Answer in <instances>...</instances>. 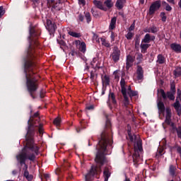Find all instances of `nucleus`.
I'll return each mask as SVG.
<instances>
[{"mask_svg": "<svg viewBox=\"0 0 181 181\" xmlns=\"http://www.w3.org/2000/svg\"><path fill=\"white\" fill-rule=\"evenodd\" d=\"M95 62H97V59L93 58V61L90 62V64L91 66H93V67H94V64H95Z\"/></svg>", "mask_w": 181, "mask_h": 181, "instance_id": "obj_55", "label": "nucleus"}, {"mask_svg": "<svg viewBox=\"0 0 181 181\" xmlns=\"http://www.w3.org/2000/svg\"><path fill=\"white\" fill-rule=\"evenodd\" d=\"M84 13L87 23H90L91 22V14L89 12H85Z\"/></svg>", "mask_w": 181, "mask_h": 181, "instance_id": "obj_36", "label": "nucleus"}, {"mask_svg": "<svg viewBox=\"0 0 181 181\" xmlns=\"http://www.w3.org/2000/svg\"><path fill=\"white\" fill-rule=\"evenodd\" d=\"M103 176L105 178V181H108V179H110V176H111V173H110V170H108V168H105L103 171Z\"/></svg>", "mask_w": 181, "mask_h": 181, "instance_id": "obj_26", "label": "nucleus"}, {"mask_svg": "<svg viewBox=\"0 0 181 181\" xmlns=\"http://www.w3.org/2000/svg\"><path fill=\"white\" fill-rule=\"evenodd\" d=\"M127 0H117L115 6L117 9L121 10L124 8V5H125Z\"/></svg>", "mask_w": 181, "mask_h": 181, "instance_id": "obj_23", "label": "nucleus"}, {"mask_svg": "<svg viewBox=\"0 0 181 181\" xmlns=\"http://www.w3.org/2000/svg\"><path fill=\"white\" fill-rule=\"evenodd\" d=\"M165 10L168 11V12H170V11H172V6H170L169 4H167L165 6Z\"/></svg>", "mask_w": 181, "mask_h": 181, "instance_id": "obj_48", "label": "nucleus"}, {"mask_svg": "<svg viewBox=\"0 0 181 181\" xmlns=\"http://www.w3.org/2000/svg\"><path fill=\"white\" fill-rule=\"evenodd\" d=\"M106 128H111V121L109 120L108 117L106 116Z\"/></svg>", "mask_w": 181, "mask_h": 181, "instance_id": "obj_40", "label": "nucleus"}, {"mask_svg": "<svg viewBox=\"0 0 181 181\" xmlns=\"http://www.w3.org/2000/svg\"><path fill=\"white\" fill-rule=\"evenodd\" d=\"M121 56V51L118 48V47L115 46L113 48V52L110 54V57H112V59L115 63H117L119 61V57Z\"/></svg>", "mask_w": 181, "mask_h": 181, "instance_id": "obj_7", "label": "nucleus"}, {"mask_svg": "<svg viewBox=\"0 0 181 181\" xmlns=\"http://www.w3.org/2000/svg\"><path fill=\"white\" fill-rule=\"evenodd\" d=\"M86 110H94V106L93 105H90L89 106H86Z\"/></svg>", "mask_w": 181, "mask_h": 181, "instance_id": "obj_51", "label": "nucleus"}, {"mask_svg": "<svg viewBox=\"0 0 181 181\" xmlns=\"http://www.w3.org/2000/svg\"><path fill=\"white\" fill-rule=\"evenodd\" d=\"M104 5H105L107 9H111L114 6V3L112 0H106L104 1Z\"/></svg>", "mask_w": 181, "mask_h": 181, "instance_id": "obj_30", "label": "nucleus"}, {"mask_svg": "<svg viewBox=\"0 0 181 181\" xmlns=\"http://www.w3.org/2000/svg\"><path fill=\"white\" fill-rule=\"evenodd\" d=\"M135 61V57L131 56V55H127V67L129 69L134 64V62Z\"/></svg>", "mask_w": 181, "mask_h": 181, "instance_id": "obj_21", "label": "nucleus"}, {"mask_svg": "<svg viewBox=\"0 0 181 181\" xmlns=\"http://www.w3.org/2000/svg\"><path fill=\"white\" fill-rule=\"evenodd\" d=\"M155 40V35H151L149 33H147L144 35V39L141 40V43H151Z\"/></svg>", "mask_w": 181, "mask_h": 181, "instance_id": "obj_15", "label": "nucleus"}, {"mask_svg": "<svg viewBox=\"0 0 181 181\" xmlns=\"http://www.w3.org/2000/svg\"><path fill=\"white\" fill-rule=\"evenodd\" d=\"M136 78L137 83H141V81H144V69L141 68V66H137Z\"/></svg>", "mask_w": 181, "mask_h": 181, "instance_id": "obj_9", "label": "nucleus"}, {"mask_svg": "<svg viewBox=\"0 0 181 181\" xmlns=\"http://www.w3.org/2000/svg\"><path fill=\"white\" fill-rule=\"evenodd\" d=\"M134 29H135V23H133L131 25V26L129 28V32H131V31L134 30Z\"/></svg>", "mask_w": 181, "mask_h": 181, "instance_id": "obj_49", "label": "nucleus"}, {"mask_svg": "<svg viewBox=\"0 0 181 181\" xmlns=\"http://www.w3.org/2000/svg\"><path fill=\"white\" fill-rule=\"evenodd\" d=\"M169 4H172L173 5H175V0H167Z\"/></svg>", "mask_w": 181, "mask_h": 181, "instance_id": "obj_57", "label": "nucleus"}, {"mask_svg": "<svg viewBox=\"0 0 181 181\" xmlns=\"http://www.w3.org/2000/svg\"><path fill=\"white\" fill-rule=\"evenodd\" d=\"M174 76H175V77L181 76V69L180 67L175 69V70L174 71Z\"/></svg>", "mask_w": 181, "mask_h": 181, "instance_id": "obj_35", "label": "nucleus"}, {"mask_svg": "<svg viewBox=\"0 0 181 181\" xmlns=\"http://www.w3.org/2000/svg\"><path fill=\"white\" fill-rule=\"evenodd\" d=\"M115 78L116 80H119V76L115 74Z\"/></svg>", "mask_w": 181, "mask_h": 181, "instance_id": "obj_61", "label": "nucleus"}, {"mask_svg": "<svg viewBox=\"0 0 181 181\" xmlns=\"http://www.w3.org/2000/svg\"><path fill=\"white\" fill-rule=\"evenodd\" d=\"M125 181H130V180H128V179H126V180H125Z\"/></svg>", "mask_w": 181, "mask_h": 181, "instance_id": "obj_64", "label": "nucleus"}, {"mask_svg": "<svg viewBox=\"0 0 181 181\" xmlns=\"http://www.w3.org/2000/svg\"><path fill=\"white\" fill-rule=\"evenodd\" d=\"M46 29H47L50 35H52V33H54V32H56L57 27L54 23H52V21L47 20Z\"/></svg>", "mask_w": 181, "mask_h": 181, "instance_id": "obj_11", "label": "nucleus"}, {"mask_svg": "<svg viewBox=\"0 0 181 181\" xmlns=\"http://www.w3.org/2000/svg\"><path fill=\"white\" fill-rule=\"evenodd\" d=\"M117 24V17H113L111 19L110 23V29L111 30L115 29V25Z\"/></svg>", "mask_w": 181, "mask_h": 181, "instance_id": "obj_29", "label": "nucleus"}, {"mask_svg": "<svg viewBox=\"0 0 181 181\" xmlns=\"http://www.w3.org/2000/svg\"><path fill=\"white\" fill-rule=\"evenodd\" d=\"M93 39L98 42V43H100V40H101V38L98 37V35L94 33H93Z\"/></svg>", "mask_w": 181, "mask_h": 181, "instance_id": "obj_39", "label": "nucleus"}, {"mask_svg": "<svg viewBox=\"0 0 181 181\" xmlns=\"http://www.w3.org/2000/svg\"><path fill=\"white\" fill-rule=\"evenodd\" d=\"M177 151L178 152V153H180L181 155V147L180 146H178L177 148Z\"/></svg>", "mask_w": 181, "mask_h": 181, "instance_id": "obj_56", "label": "nucleus"}, {"mask_svg": "<svg viewBox=\"0 0 181 181\" xmlns=\"http://www.w3.org/2000/svg\"><path fill=\"white\" fill-rule=\"evenodd\" d=\"M25 178L27 179V180H32L33 179V177L32 176V175L28 174V176L25 177Z\"/></svg>", "mask_w": 181, "mask_h": 181, "instance_id": "obj_53", "label": "nucleus"}, {"mask_svg": "<svg viewBox=\"0 0 181 181\" xmlns=\"http://www.w3.org/2000/svg\"><path fill=\"white\" fill-rule=\"evenodd\" d=\"M163 155H165V150L162 148H159L157 150L156 154V157L159 159V158H161V156H163Z\"/></svg>", "mask_w": 181, "mask_h": 181, "instance_id": "obj_28", "label": "nucleus"}, {"mask_svg": "<svg viewBox=\"0 0 181 181\" xmlns=\"http://www.w3.org/2000/svg\"><path fill=\"white\" fill-rule=\"evenodd\" d=\"M100 41L102 42L103 46H105V47H110V45L108 43V41L105 40V38L101 37Z\"/></svg>", "mask_w": 181, "mask_h": 181, "instance_id": "obj_34", "label": "nucleus"}, {"mask_svg": "<svg viewBox=\"0 0 181 181\" xmlns=\"http://www.w3.org/2000/svg\"><path fill=\"white\" fill-rule=\"evenodd\" d=\"M91 13H92V15H93V16H95V17H97V16H98V14L97 13V12L95 11H94V9H91Z\"/></svg>", "mask_w": 181, "mask_h": 181, "instance_id": "obj_52", "label": "nucleus"}, {"mask_svg": "<svg viewBox=\"0 0 181 181\" xmlns=\"http://www.w3.org/2000/svg\"><path fill=\"white\" fill-rule=\"evenodd\" d=\"M3 15H5V11L4 10V7L0 6V18H1Z\"/></svg>", "mask_w": 181, "mask_h": 181, "instance_id": "obj_46", "label": "nucleus"}, {"mask_svg": "<svg viewBox=\"0 0 181 181\" xmlns=\"http://www.w3.org/2000/svg\"><path fill=\"white\" fill-rule=\"evenodd\" d=\"M170 47L175 53H181V45L180 44L176 42L172 43Z\"/></svg>", "mask_w": 181, "mask_h": 181, "instance_id": "obj_19", "label": "nucleus"}, {"mask_svg": "<svg viewBox=\"0 0 181 181\" xmlns=\"http://www.w3.org/2000/svg\"><path fill=\"white\" fill-rule=\"evenodd\" d=\"M170 93H176V86H175V84H171L170 86Z\"/></svg>", "mask_w": 181, "mask_h": 181, "instance_id": "obj_42", "label": "nucleus"}, {"mask_svg": "<svg viewBox=\"0 0 181 181\" xmlns=\"http://www.w3.org/2000/svg\"><path fill=\"white\" fill-rule=\"evenodd\" d=\"M96 165H93L90 172L85 176L86 181H92L97 175L101 173V166L105 162V155H111L112 151V136L108 132H103L100 135V140L96 146Z\"/></svg>", "mask_w": 181, "mask_h": 181, "instance_id": "obj_3", "label": "nucleus"}, {"mask_svg": "<svg viewBox=\"0 0 181 181\" xmlns=\"http://www.w3.org/2000/svg\"><path fill=\"white\" fill-rule=\"evenodd\" d=\"M83 129L81 127L76 128V132H80Z\"/></svg>", "mask_w": 181, "mask_h": 181, "instance_id": "obj_60", "label": "nucleus"}, {"mask_svg": "<svg viewBox=\"0 0 181 181\" xmlns=\"http://www.w3.org/2000/svg\"><path fill=\"white\" fill-rule=\"evenodd\" d=\"M62 122V119L59 117H57L54 119V125H56V127H59Z\"/></svg>", "mask_w": 181, "mask_h": 181, "instance_id": "obj_37", "label": "nucleus"}, {"mask_svg": "<svg viewBox=\"0 0 181 181\" xmlns=\"http://www.w3.org/2000/svg\"><path fill=\"white\" fill-rule=\"evenodd\" d=\"M144 59V55L142 54H139L136 57V60L139 61V62H142V59Z\"/></svg>", "mask_w": 181, "mask_h": 181, "instance_id": "obj_43", "label": "nucleus"}, {"mask_svg": "<svg viewBox=\"0 0 181 181\" xmlns=\"http://www.w3.org/2000/svg\"><path fill=\"white\" fill-rule=\"evenodd\" d=\"M78 19L81 21V22H83L84 21V16H83L81 14H79Z\"/></svg>", "mask_w": 181, "mask_h": 181, "instance_id": "obj_54", "label": "nucleus"}, {"mask_svg": "<svg viewBox=\"0 0 181 181\" xmlns=\"http://www.w3.org/2000/svg\"><path fill=\"white\" fill-rule=\"evenodd\" d=\"M129 140L131 142H134V153L133 160L134 162H138L141 153L142 152V140L139 139V136L131 134V132L128 133Z\"/></svg>", "mask_w": 181, "mask_h": 181, "instance_id": "obj_4", "label": "nucleus"}, {"mask_svg": "<svg viewBox=\"0 0 181 181\" xmlns=\"http://www.w3.org/2000/svg\"><path fill=\"white\" fill-rule=\"evenodd\" d=\"M176 170H177V166L170 165L169 168V173L171 176H176Z\"/></svg>", "mask_w": 181, "mask_h": 181, "instance_id": "obj_24", "label": "nucleus"}, {"mask_svg": "<svg viewBox=\"0 0 181 181\" xmlns=\"http://www.w3.org/2000/svg\"><path fill=\"white\" fill-rule=\"evenodd\" d=\"M181 99V90L180 89H177V99L176 100H180Z\"/></svg>", "mask_w": 181, "mask_h": 181, "instance_id": "obj_45", "label": "nucleus"}, {"mask_svg": "<svg viewBox=\"0 0 181 181\" xmlns=\"http://www.w3.org/2000/svg\"><path fill=\"white\" fill-rule=\"evenodd\" d=\"M127 101H129L128 105H129V97L130 98H132V97H136V95H138V92L132 90L131 86H129L127 90Z\"/></svg>", "mask_w": 181, "mask_h": 181, "instance_id": "obj_12", "label": "nucleus"}, {"mask_svg": "<svg viewBox=\"0 0 181 181\" xmlns=\"http://www.w3.org/2000/svg\"><path fill=\"white\" fill-rule=\"evenodd\" d=\"M169 4H168L166 1H163V5L164 6H166L167 5H168Z\"/></svg>", "mask_w": 181, "mask_h": 181, "instance_id": "obj_62", "label": "nucleus"}, {"mask_svg": "<svg viewBox=\"0 0 181 181\" xmlns=\"http://www.w3.org/2000/svg\"><path fill=\"white\" fill-rule=\"evenodd\" d=\"M79 5H82V6H84L86 5V0H78Z\"/></svg>", "mask_w": 181, "mask_h": 181, "instance_id": "obj_50", "label": "nucleus"}, {"mask_svg": "<svg viewBox=\"0 0 181 181\" xmlns=\"http://www.w3.org/2000/svg\"><path fill=\"white\" fill-rule=\"evenodd\" d=\"M34 3L35 2H37V1H39V0H32Z\"/></svg>", "mask_w": 181, "mask_h": 181, "instance_id": "obj_63", "label": "nucleus"}, {"mask_svg": "<svg viewBox=\"0 0 181 181\" xmlns=\"http://www.w3.org/2000/svg\"><path fill=\"white\" fill-rule=\"evenodd\" d=\"M59 44L60 45V47L61 49H62V50L64 52H66V49H67V44H66V42L63 40H61L59 42Z\"/></svg>", "mask_w": 181, "mask_h": 181, "instance_id": "obj_32", "label": "nucleus"}, {"mask_svg": "<svg viewBox=\"0 0 181 181\" xmlns=\"http://www.w3.org/2000/svg\"><path fill=\"white\" fill-rule=\"evenodd\" d=\"M139 4L144 5V4H145V0H139Z\"/></svg>", "mask_w": 181, "mask_h": 181, "instance_id": "obj_58", "label": "nucleus"}, {"mask_svg": "<svg viewBox=\"0 0 181 181\" xmlns=\"http://www.w3.org/2000/svg\"><path fill=\"white\" fill-rule=\"evenodd\" d=\"M70 54H71L72 56H75V55H76V52H74V50H72V51L70 52Z\"/></svg>", "mask_w": 181, "mask_h": 181, "instance_id": "obj_59", "label": "nucleus"}, {"mask_svg": "<svg viewBox=\"0 0 181 181\" xmlns=\"http://www.w3.org/2000/svg\"><path fill=\"white\" fill-rule=\"evenodd\" d=\"M151 46V45L148 43H141L140 45V47L141 49V53H146V50H148V48Z\"/></svg>", "mask_w": 181, "mask_h": 181, "instance_id": "obj_27", "label": "nucleus"}, {"mask_svg": "<svg viewBox=\"0 0 181 181\" xmlns=\"http://www.w3.org/2000/svg\"><path fill=\"white\" fill-rule=\"evenodd\" d=\"M165 122L167 125H170L173 129H175L177 131L178 138L181 139V127L176 128L175 123L172 122V109H170V107H166Z\"/></svg>", "mask_w": 181, "mask_h": 181, "instance_id": "obj_5", "label": "nucleus"}, {"mask_svg": "<svg viewBox=\"0 0 181 181\" xmlns=\"http://www.w3.org/2000/svg\"><path fill=\"white\" fill-rule=\"evenodd\" d=\"M160 92L161 94V97L163 98V100H166V98H169L171 101H173L175 100V95L176 93L170 91L165 93L163 89H160Z\"/></svg>", "mask_w": 181, "mask_h": 181, "instance_id": "obj_10", "label": "nucleus"}, {"mask_svg": "<svg viewBox=\"0 0 181 181\" xmlns=\"http://www.w3.org/2000/svg\"><path fill=\"white\" fill-rule=\"evenodd\" d=\"M68 33L70 36H72V37H76V38L81 37V33H76L74 31H69Z\"/></svg>", "mask_w": 181, "mask_h": 181, "instance_id": "obj_31", "label": "nucleus"}, {"mask_svg": "<svg viewBox=\"0 0 181 181\" xmlns=\"http://www.w3.org/2000/svg\"><path fill=\"white\" fill-rule=\"evenodd\" d=\"M120 87H121L122 94L124 97V107H126L127 110H128L129 101H128V96L127 95V90H128V87H129V86L127 85V81L124 78H121Z\"/></svg>", "mask_w": 181, "mask_h": 181, "instance_id": "obj_6", "label": "nucleus"}, {"mask_svg": "<svg viewBox=\"0 0 181 181\" xmlns=\"http://www.w3.org/2000/svg\"><path fill=\"white\" fill-rule=\"evenodd\" d=\"M93 4L95 5V6H96V8L100 9L101 11H105V12L106 11H107V7L105 6V5L103 4V1H101L94 0Z\"/></svg>", "mask_w": 181, "mask_h": 181, "instance_id": "obj_16", "label": "nucleus"}, {"mask_svg": "<svg viewBox=\"0 0 181 181\" xmlns=\"http://www.w3.org/2000/svg\"><path fill=\"white\" fill-rule=\"evenodd\" d=\"M173 107H174L175 110L177 111V115H179V117H180V115H181V105H180V102H179L178 100H176L175 103L173 104Z\"/></svg>", "mask_w": 181, "mask_h": 181, "instance_id": "obj_22", "label": "nucleus"}, {"mask_svg": "<svg viewBox=\"0 0 181 181\" xmlns=\"http://www.w3.org/2000/svg\"><path fill=\"white\" fill-rule=\"evenodd\" d=\"M110 38L111 42H114L115 40V34L114 33V32H111Z\"/></svg>", "mask_w": 181, "mask_h": 181, "instance_id": "obj_47", "label": "nucleus"}, {"mask_svg": "<svg viewBox=\"0 0 181 181\" xmlns=\"http://www.w3.org/2000/svg\"><path fill=\"white\" fill-rule=\"evenodd\" d=\"M29 32V47L27 52V57L25 59L24 73L25 74L27 90L30 97L35 98V94L36 91H37V88H39V81L33 76V74H35L33 69L35 66L33 59L36 57V50L35 47L39 46L37 37L40 36V32L36 31V30L32 28V27H30Z\"/></svg>", "mask_w": 181, "mask_h": 181, "instance_id": "obj_2", "label": "nucleus"}, {"mask_svg": "<svg viewBox=\"0 0 181 181\" xmlns=\"http://www.w3.org/2000/svg\"><path fill=\"white\" fill-rule=\"evenodd\" d=\"M160 1H156L153 4H151L149 8V14L153 15V13H155V12H156V11H158V9L160 8Z\"/></svg>", "mask_w": 181, "mask_h": 181, "instance_id": "obj_8", "label": "nucleus"}, {"mask_svg": "<svg viewBox=\"0 0 181 181\" xmlns=\"http://www.w3.org/2000/svg\"><path fill=\"white\" fill-rule=\"evenodd\" d=\"M102 81L104 84H106V86L110 85V76L105 75L102 77Z\"/></svg>", "mask_w": 181, "mask_h": 181, "instance_id": "obj_33", "label": "nucleus"}, {"mask_svg": "<svg viewBox=\"0 0 181 181\" xmlns=\"http://www.w3.org/2000/svg\"><path fill=\"white\" fill-rule=\"evenodd\" d=\"M157 105L160 114H163L165 111L166 112V108L165 110V104L163 103V102H162V100H158ZM165 117H166V113L165 114Z\"/></svg>", "mask_w": 181, "mask_h": 181, "instance_id": "obj_17", "label": "nucleus"}, {"mask_svg": "<svg viewBox=\"0 0 181 181\" xmlns=\"http://www.w3.org/2000/svg\"><path fill=\"white\" fill-rule=\"evenodd\" d=\"M160 16L161 18L162 22H166V14L165 12L160 13Z\"/></svg>", "mask_w": 181, "mask_h": 181, "instance_id": "obj_38", "label": "nucleus"}, {"mask_svg": "<svg viewBox=\"0 0 181 181\" xmlns=\"http://www.w3.org/2000/svg\"><path fill=\"white\" fill-rule=\"evenodd\" d=\"M90 80L93 82L95 81V74L93 72H90Z\"/></svg>", "mask_w": 181, "mask_h": 181, "instance_id": "obj_44", "label": "nucleus"}, {"mask_svg": "<svg viewBox=\"0 0 181 181\" xmlns=\"http://www.w3.org/2000/svg\"><path fill=\"white\" fill-rule=\"evenodd\" d=\"M108 98L110 101H112L114 107H115V105H117V100L115 99V95L114 93H110Z\"/></svg>", "mask_w": 181, "mask_h": 181, "instance_id": "obj_25", "label": "nucleus"}, {"mask_svg": "<svg viewBox=\"0 0 181 181\" xmlns=\"http://www.w3.org/2000/svg\"><path fill=\"white\" fill-rule=\"evenodd\" d=\"M76 45H78V50L82 53H86L87 50V45L86 42H81L80 40L75 41Z\"/></svg>", "mask_w": 181, "mask_h": 181, "instance_id": "obj_14", "label": "nucleus"}, {"mask_svg": "<svg viewBox=\"0 0 181 181\" xmlns=\"http://www.w3.org/2000/svg\"><path fill=\"white\" fill-rule=\"evenodd\" d=\"M156 63L157 64H165L166 63V57L163 54H159L157 56Z\"/></svg>", "mask_w": 181, "mask_h": 181, "instance_id": "obj_20", "label": "nucleus"}, {"mask_svg": "<svg viewBox=\"0 0 181 181\" xmlns=\"http://www.w3.org/2000/svg\"><path fill=\"white\" fill-rule=\"evenodd\" d=\"M159 31V28H158L156 26L153 25L151 27L149 28H146L144 30V32L145 33H157V32Z\"/></svg>", "mask_w": 181, "mask_h": 181, "instance_id": "obj_18", "label": "nucleus"}, {"mask_svg": "<svg viewBox=\"0 0 181 181\" xmlns=\"http://www.w3.org/2000/svg\"><path fill=\"white\" fill-rule=\"evenodd\" d=\"M134 37V33L129 32L127 35H126V37L127 39H128V40H131V39H132V37Z\"/></svg>", "mask_w": 181, "mask_h": 181, "instance_id": "obj_41", "label": "nucleus"}, {"mask_svg": "<svg viewBox=\"0 0 181 181\" xmlns=\"http://www.w3.org/2000/svg\"><path fill=\"white\" fill-rule=\"evenodd\" d=\"M47 4L49 6L55 9V11H60V2H54V0H48Z\"/></svg>", "mask_w": 181, "mask_h": 181, "instance_id": "obj_13", "label": "nucleus"}, {"mask_svg": "<svg viewBox=\"0 0 181 181\" xmlns=\"http://www.w3.org/2000/svg\"><path fill=\"white\" fill-rule=\"evenodd\" d=\"M38 117L39 112H37L28 121V127L25 136V146H24L22 151L16 156V159L21 166L24 165V177L29 176L26 159H28V160L31 162H35L36 156L39 155V148L33 141V135H35V131H36L35 128H37L40 135L43 134V124L40 122V118Z\"/></svg>", "mask_w": 181, "mask_h": 181, "instance_id": "obj_1", "label": "nucleus"}]
</instances>
